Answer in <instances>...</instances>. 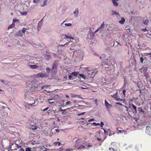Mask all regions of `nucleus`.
I'll return each mask as SVG.
<instances>
[{"instance_id":"nucleus-1","label":"nucleus","mask_w":151,"mask_h":151,"mask_svg":"<svg viewBox=\"0 0 151 151\" xmlns=\"http://www.w3.org/2000/svg\"><path fill=\"white\" fill-rule=\"evenodd\" d=\"M72 142L75 143L73 147L75 148L76 150H78L81 151L87 148H89L93 146V144L92 143H90L89 142H86L82 139H80L77 137L73 138Z\"/></svg>"},{"instance_id":"nucleus-2","label":"nucleus","mask_w":151,"mask_h":151,"mask_svg":"<svg viewBox=\"0 0 151 151\" xmlns=\"http://www.w3.org/2000/svg\"><path fill=\"white\" fill-rule=\"evenodd\" d=\"M37 101V99L35 96V97H29V103L25 105L26 111H27L29 109V107H27V106H32V105L35 104V102H36Z\"/></svg>"},{"instance_id":"nucleus-3","label":"nucleus","mask_w":151,"mask_h":151,"mask_svg":"<svg viewBox=\"0 0 151 151\" xmlns=\"http://www.w3.org/2000/svg\"><path fill=\"white\" fill-rule=\"evenodd\" d=\"M27 91L29 92H32L35 91L36 89L37 88L35 86L32 85V84H29L27 85L26 87Z\"/></svg>"},{"instance_id":"nucleus-4","label":"nucleus","mask_w":151,"mask_h":151,"mask_svg":"<svg viewBox=\"0 0 151 151\" xmlns=\"http://www.w3.org/2000/svg\"><path fill=\"white\" fill-rule=\"evenodd\" d=\"M33 76L35 77H40L42 78L44 77H47V75L46 73L41 72L36 74H34Z\"/></svg>"},{"instance_id":"nucleus-5","label":"nucleus","mask_w":151,"mask_h":151,"mask_svg":"<svg viewBox=\"0 0 151 151\" xmlns=\"http://www.w3.org/2000/svg\"><path fill=\"white\" fill-rule=\"evenodd\" d=\"M105 106L107 111L109 112H110V108L112 107L111 104H109L106 99L105 100Z\"/></svg>"},{"instance_id":"nucleus-6","label":"nucleus","mask_w":151,"mask_h":151,"mask_svg":"<svg viewBox=\"0 0 151 151\" xmlns=\"http://www.w3.org/2000/svg\"><path fill=\"white\" fill-rule=\"evenodd\" d=\"M11 148L12 150H16L17 148H19V145L16 143L13 144L11 146Z\"/></svg>"},{"instance_id":"nucleus-7","label":"nucleus","mask_w":151,"mask_h":151,"mask_svg":"<svg viewBox=\"0 0 151 151\" xmlns=\"http://www.w3.org/2000/svg\"><path fill=\"white\" fill-rule=\"evenodd\" d=\"M27 29L26 28L24 27L22 30V32L24 34L25 37H27L28 36V32L26 31Z\"/></svg>"},{"instance_id":"nucleus-8","label":"nucleus","mask_w":151,"mask_h":151,"mask_svg":"<svg viewBox=\"0 0 151 151\" xmlns=\"http://www.w3.org/2000/svg\"><path fill=\"white\" fill-rule=\"evenodd\" d=\"M150 127L149 126H147L146 128V130L145 132L148 134L150 135L151 134L150 132Z\"/></svg>"},{"instance_id":"nucleus-9","label":"nucleus","mask_w":151,"mask_h":151,"mask_svg":"<svg viewBox=\"0 0 151 151\" xmlns=\"http://www.w3.org/2000/svg\"><path fill=\"white\" fill-rule=\"evenodd\" d=\"M27 65L30 68L32 69H35L38 67V66L35 65H30L28 63L27 64Z\"/></svg>"},{"instance_id":"nucleus-10","label":"nucleus","mask_w":151,"mask_h":151,"mask_svg":"<svg viewBox=\"0 0 151 151\" xmlns=\"http://www.w3.org/2000/svg\"><path fill=\"white\" fill-rule=\"evenodd\" d=\"M113 5L114 6H118V3L117 1H119V0H111Z\"/></svg>"},{"instance_id":"nucleus-11","label":"nucleus","mask_w":151,"mask_h":151,"mask_svg":"<svg viewBox=\"0 0 151 151\" xmlns=\"http://www.w3.org/2000/svg\"><path fill=\"white\" fill-rule=\"evenodd\" d=\"M116 105H119L122 107H124L126 109V111H128V107L127 106L122 104L120 102H116Z\"/></svg>"},{"instance_id":"nucleus-12","label":"nucleus","mask_w":151,"mask_h":151,"mask_svg":"<svg viewBox=\"0 0 151 151\" xmlns=\"http://www.w3.org/2000/svg\"><path fill=\"white\" fill-rule=\"evenodd\" d=\"M138 111L139 112V113L141 114H142V115L144 114V111H143L141 108H138Z\"/></svg>"},{"instance_id":"nucleus-13","label":"nucleus","mask_w":151,"mask_h":151,"mask_svg":"<svg viewBox=\"0 0 151 151\" xmlns=\"http://www.w3.org/2000/svg\"><path fill=\"white\" fill-rule=\"evenodd\" d=\"M54 99H48L47 101L49 104H51L55 102ZM47 102V101H46Z\"/></svg>"},{"instance_id":"nucleus-14","label":"nucleus","mask_w":151,"mask_h":151,"mask_svg":"<svg viewBox=\"0 0 151 151\" xmlns=\"http://www.w3.org/2000/svg\"><path fill=\"white\" fill-rule=\"evenodd\" d=\"M19 151H31V149L29 148H25V150L22 148H21Z\"/></svg>"},{"instance_id":"nucleus-15","label":"nucleus","mask_w":151,"mask_h":151,"mask_svg":"<svg viewBox=\"0 0 151 151\" xmlns=\"http://www.w3.org/2000/svg\"><path fill=\"white\" fill-rule=\"evenodd\" d=\"M44 56L46 58V59L47 60L51 58V56L48 55H44Z\"/></svg>"},{"instance_id":"nucleus-16","label":"nucleus","mask_w":151,"mask_h":151,"mask_svg":"<svg viewBox=\"0 0 151 151\" xmlns=\"http://www.w3.org/2000/svg\"><path fill=\"white\" fill-rule=\"evenodd\" d=\"M125 21V20L124 18L122 17L121 18V20L119 21V22L120 24H123L124 23Z\"/></svg>"},{"instance_id":"nucleus-17","label":"nucleus","mask_w":151,"mask_h":151,"mask_svg":"<svg viewBox=\"0 0 151 151\" xmlns=\"http://www.w3.org/2000/svg\"><path fill=\"white\" fill-rule=\"evenodd\" d=\"M132 105L133 109L134 110V112L137 113V107L133 104H132Z\"/></svg>"},{"instance_id":"nucleus-18","label":"nucleus","mask_w":151,"mask_h":151,"mask_svg":"<svg viewBox=\"0 0 151 151\" xmlns=\"http://www.w3.org/2000/svg\"><path fill=\"white\" fill-rule=\"evenodd\" d=\"M65 36L66 38H68L72 40L73 39V38L70 35H69L68 34L67 35H65Z\"/></svg>"},{"instance_id":"nucleus-19","label":"nucleus","mask_w":151,"mask_h":151,"mask_svg":"<svg viewBox=\"0 0 151 151\" xmlns=\"http://www.w3.org/2000/svg\"><path fill=\"white\" fill-rule=\"evenodd\" d=\"M58 65V63H56L55 62L54 63L53 65L52 66V69H56L57 67V65Z\"/></svg>"},{"instance_id":"nucleus-20","label":"nucleus","mask_w":151,"mask_h":151,"mask_svg":"<svg viewBox=\"0 0 151 151\" xmlns=\"http://www.w3.org/2000/svg\"><path fill=\"white\" fill-rule=\"evenodd\" d=\"M79 74V72H73L71 73V74L72 75L74 76H77Z\"/></svg>"},{"instance_id":"nucleus-21","label":"nucleus","mask_w":151,"mask_h":151,"mask_svg":"<svg viewBox=\"0 0 151 151\" xmlns=\"http://www.w3.org/2000/svg\"><path fill=\"white\" fill-rule=\"evenodd\" d=\"M111 96L112 97L115 98L116 100H118V97H117V93L114 94L113 95H112Z\"/></svg>"},{"instance_id":"nucleus-22","label":"nucleus","mask_w":151,"mask_h":151,"mask_svg":"<svg viewBox=\"0 0 151 151\" xmlns=\"http://www.w3.org/2000/svg\"><path fill=\"white\" fill-rule=\"evenodd\" d=\"M71 104V102L70 101H68L66 102L65 103V105H62V106L63 107L66 106L68 105H70Z\"/></svg>"},{"instance_id":"nucleus-23","label":"nucleus","mask_w":151,"mask_h":151,"mask_svg":"<svg viewBox=\"0 0 151 151\" xmlns=\"http://www.w3.org/2000/svg\"><path fill=\"white\" fill-rule=\"evenodd\" d=\"M149 22V20L147 19L144 20L143 21V23L145 25H147Z\"/></svg>"},{"instance_id":"nucleus-24","label":"nucleus","mask_w":151,"mask_h":151,"mask_svg":"<svg viewBox=\"0 0 151 151\" xmlns=\"http://www.w3.org/2000/svg\"><path fill=\"white\" fill-rule=\"evenodd\" d=\"M112 15H119V13L118 12H117L116 11H112Z\"/></svg>"},{"instance_id":"nucleus-25","label":"nucleus","mask_w":151,"mask_h":151,"mask_svg":"<svg viewBox=\"0 0 151 151\" xmlns=\"http://www.w3.org/2000/svg\"><path fill=\"white\" fill-rule=\"evenodd\" d=\"M79 76L83 79H85L86 78V76L83 74H79Z\"/></svg>"},{"instance_id":"nucleus-26","label":"nucleus","mask_w":151,"mask_h":151,"mask_svg":"<svg viewBox=\"0 0 151 151\" xmlns=\"http://www.w3.org/2000/svg\"><path fill=\"white\" fill-rule=\"evenodd\" d=\"M74 150H75V148H69L66 149V151H73Z\"/></svg>"},{"instance_id":"nucleus-27","label":"nucleus","mask_w":151,"mask_h":151,"mask_svg":"<svg viewBox=\"0 0 151 151\" xmlns=\"http://www.w3.org/2000/svg\"><path fill=\"white\" fill-rule=\"evenodd\" d=\"M15 24L12 23L11 24L9 25L8 27V29H11L14 27Z\"/></svg>"},{"instance_id":"nucleus-28","label":"nucleus","mask_w":151,"mask_h":151,"mask_svg":"<svg viewBox=\"0 0 151 151\" xmlns=\"http://www.w3.org/2000/svg\"><path fill=\"white\" fill-rule=\"evenodd\" d=\"M144 76L146 78H147L149 76V73L145 71L144 73Z\"/></svg>"},{"instance_id":"nucleus-29","label":"nucleus","mask_w":151,"mask_h":151,"mask_svg":"<svg viewBox=\"0 0 151 151\" xmlns=\"http://www.w3.org/2000/svg\"><path fill=\"white\" fill-rule=\"evenodd\" d=\"M47 0H45V1H44V3H43V4L41 5V6H46L47 5Z\"/></svg>"},{"instance_id":"nucleus-30","label":"nucleus","mask_w":151,"mask_h":151,"mask_svg":"<svg viewBox=\"0 0 151 151\" xmlns=\"http://www.w3.org/2000/svg\"><path fill=\"white\" fill-rule=\"evenodd\" d=\"M68 78L70 80H73L75 79V77H73L71 75H69Z\"/></svg>"},{"instance_id":"nucleus-31","label":"nucleus","mask_w":151,"mask_h":151,"mask_svg":"<svg viewBox=\"0 0 151 151\" xmlns=\"http://www.w3.org/2000/svg\"><path fill=\"white\" fill-rule=\"evenodd\" d=\"M109 151H118L117 149H114L112 147H110L109 148Z\"/></svg>"},{"instance_id":"nucleus-32","label":"nucleus","mask_w":151,"mask_h":151,"mask_svg":"<svg viewBox=\"0 0 151 151\" xmlns=\"http://www.w3.org/2000/svg\"><path fill=\"white\" fill-rule=\"evenodd\" d=\"M117 100L118 101H120L122 102L123 103H124L125 102V101L123 99H121L120 98H118V100Z\"/></svg>"},{"instance_id":"nucleus-33","label":"nucleus","mask_w":151,"mask_h":151,"mask_svg":"<svg viewBox=\"0 0 151 151\" xmlns=\"http://www.w3.org/2000/svg\"><path fill=\"white\" fill-rule=\"evenodd\" d=\"M127 111V112L128 114L130 116H131V115H132V114L133 113V112H132V111H131L130 110H129L128 109V111Z\"/></svg>"},{"instance_id":"nucleus-34","label":"nucleus","mask_w":151,"mask_h":151,"mask_svg":"<svg viewBox=\"0 0 151 151\" xmlns=\"http://www.w3.org/2000/svg\"><path fill=\"white\" fill-rule=\"evenodd\" d=\"M22 15H26L27 14V12H23L20 13Z\"/></svg>"},{"instance_id":"nucleus-35","label":"nucleus","mask_w":151,"mask_h":151,"mask_svg":"<svg viewBox=\"0 0 151 151\" xmlns=\"http://www.w3.org/2000/svg\"><path fill=\"white\" fill-rule=\"evenodd\" d=\"M18 21H19V20L18 19H13V22H12V23H13V24H15V23L16 22Z\"/></svg>"},{"instance_id":"nucleus-36","label":"nucleus","mask_w":151,"mask_h":151,"mask_svg":"<svg viewBox=\"0 0 151 151\" xmlns=\"http://www.w3.org/2000/svg\"><path fill=\"white\" fill-rule=\"evenodd\" d=\"M74 14H76L77 15L78 14V9H76L75 10L74 12Z\"/></svg>"},{"instance_id":"nucleus-37","label":"nucleus","mask_w":151,"mask_h":151,"mask_svg":"<svg viewBox=\"0 0 151 151\" xmlns=\"http://www.w3.org/2000/svg\"><path fill=\"white\" fill-rule=\"evenodd\" d=\"M92 124H93L95 126H96L97 125H100V124L99 123H96L95 122H94L92 123Z\"/></svg>"},{"instance_id":"nucleus-38","label":"nucleus","mask_w":151,"mask_h":151,"mask_svg":"<svg viewBox=\"0 0 151 151\" xmlns=\"http://www.w3.org/2000/svg\"><path fill=\"white\" fill-rule=\"evenodd\" d=\"M65 25L66 27H69L71 26L72 25V24L71 23H68V24H65Z\"/></svg>"},{"instance_id":"nucleus-39","label":"nucleus","mask_w":151,"mask_h":151,"mask_svg":"<svg viewBox=\"0 0 151 151\" xmlns=\"http://www.w3.org/2000/svg\"><path fill=\"white\" fill-rule=\"evenodd\" d=\"M49 86L48 85L44 86L41 87L42 89H44V88H47Z\"/></svg>"},{"instance_id":"nucleus-40","label":"nucleus","mask_w":151,"mask_h":151,"mask_svg":"<svg viewBox=\"0 0 151 151\" xmlns=\"http://www.w3.org/2000/svg\"><path fill=\"white\" fill-rule=\"evenodd\" d=\"M126 92V90L124 89L122 91V93L124 96H125V93Z\"/></svg>"},{"instance_id":"nucleus-41","label":"nucleus","mask_w":151,"mask_h":151,"mask_svg":"<svg viewBox=\"0 0 151 151\" xmlns=\"http://www.w3.org/2000/svg\"><path fill=\"white\" fill-rule=\"evenodd\" d=\"M46 70L48 72V73H49L51 69L49 68H46Z\"/></svg>"},{"instance_id":"nucleus-42","label":"nucleus","mask_w":151,"mask_h":151,"mask_svg":"<svg viewBox=\"0 0 151 151\" xmlns=\"http://www.w3.org/2000/svg\"><path fill=\"white\" fill-rule=\"evenodd\" d=\"M37 129V127L36 126L32 127V129L33 130H36Z\"/></svg>"},{"instance_id":"nucleus-43","label":"nucleus","mask_w":151,"mask_h":151,"mask_svg":"<svg viewBox=\"0 0 151 151\" xmlns=\"http://www.w3.org/2000/svg\"><path fill=\"white\" fill-rule=\"evenodd\" d=\"M94 121V119L93 118H92V119H89L88 120V122H91Z\"/></svg>"},{"instance_id":"nucleus-44","label":"nucleus","mask_w":151,"mask_h":151,"mask_svg":"<svg viewBox=\"0 0 151 151\" xmlns=\"http://www.w3.org/2000/svg\"><path fill=\"white\" fill-rule=\"evenodd\" d=\"M117 130L119 131V133H122L123 132H124V130H120L118 129V128H117Z\"/></svg>"},{"instance_id":"nucleus-45","label":"nucleus","mask_w":151,"mask_h":151,"mask_svg":"<svg viewBox=\"0 0 151 151\" xmlns=\"http://www.w3.org/2000/svg\"><path fill=\"white\" fill-rule=\"evenodd\" d=\"M104 26V22L101 25V28H103Z\"/></svg>"},{"instance_id":"nucleus-46","label":"nucleus","mask_w":151,"mask_h":151,"mask_svg":"<svg viewBox=\"0 0 151 151\" xmlns=\"http://www.w3.org/2000/svg\"><path fill=\"white\" fill-rule=\"evenodd\" d=\"M142 30L143 32H146L147 31V30L146 28H143L142 29Z\"/></svg>"},{"instance_id":"nucleus-47","label":"nucleus","mask_w":151,"mask_h":151,"mask_svg":"<svg viewBox=\"0 0 151 151\" xmlns=\"http://www.w3.org/2000/svg\"><path fill=\"white\" fill-rule=\"evenodd\" d=\"M104 123L103 122H101V123L100 124V126L101 127H103V126L104 125Z\"/></svg>"},{"instance_id":"nucleus-48","label":"nucleus","mask_w":151,"mask_h":151,"mask_svg":"<svg viewBox=\"0 0 151 151\" xmlns=\"http://www.w3.org/2000/svg\"><path fill=\"white\" fill-rule=\"evenodd\" d=\"M66 110V109L63 110V109H62L61 108H60L59 109V111H63V112H64Z\"/></svg>"},{"instance_id":"nucleus-49","label":"nucleus","mask_w":151,"mask_h":151,"mask_svg":"<svg viewBox=\"0 0 151 151\" xmlns=\"http://www.w3.org/2000/svg\"><path fill=\"white\" fill-rule=\"evenodd\" d=\"M85 113V112H83L82 113H81L78 114V115H79V116H80V115H82L84 114Z\"/></svg>"},{"instance_id":"nucleus-50","label":"nucleus","mask_w":151,"mask_h":151,"mask_svg":"<svg viewBox=\"0 0 151 151\" xmlns=\"http://www.w3.org/2000/svg\"><path fill=\"white\" fill-rule=\"evenodd\" d=\"M101 65L102 67L104 66V65H105L104 62H101Z\"/></svg>"},{"instance_id":"nucleus-51","label":"nucleus","mask_w":151,"mask_h":151,"mask_svg":"<svg viewBox=\"0 0 151 151\" xmlns=\"http://www.w3.org/2000/svg\"><path fill=\"white\" fill-rule=\"evenodd\" d=\"M140 60L141 62L142 63H143V61L144 60V59H143V58L142 57H141L140 58Z\"/></svg>"},{"instance_id":"nucleus-52","label":"nucleus","mask_w":151,"mask_h":151,"mask_svg":"<svg viewBox=\"0 0 151 151\" xmlns=\"http://www.w3.org/2000/svg\"><path fill=\"white\" fill-rule=\"evenodd\" d=\"M146 56H148V55H150V56L151 55V52H150V53H146Z\"/></svg>"},{"instance_id":"nucleus-53","label":"nucleus","mask_w":151,"mask_h":151,"mask_svg":"<svg viewBox=\"0 0 151 151\" xmlns=\"http://www.w3.org/2000/svg\"><path fill=\"white\" fill-rule=\"evenodd\" d=\"M39 1V0H33L34 2L35 3H37Z\"/></svg>"},{"instance_id":"nucleus-54","label":"nucleus","mask_w":151,"mask_h":151,"mask_svg":"<svg viewBox=\"0 0 151 151\" xmlns=\"http://www.w3.org/2000/svg\"><path fill=\"white\" fill-rule=\"evenodd\" d=\"M96 140L99 141H102L101 139L99 138H97Z\"/></svg>"},{"instance_id":"nucleus-55","label":"nucleus","mask_w":151,"mask_h":151,"mask_svg":"<svg viewBox=\"0 0 151 151\" xmlns=\"http://www.w3.org/2000/svg\"><path fill=\"white\" fill-rule=\"evenodd\" d=\"M95 102L96 104V105L97 106L98 105V104L97 103V99H96L95 101Z\"/></svg>"},{"instance_id":"nucleus-56","label":"nucleus","mask_w":151,"mask_h":151,"mask_svg":"<svg viewBox=\"0 0 151 151\" xmlns=\"http://www.w3.org/2000/svg\"><path fill=\"white\" fill-rule=\"evenodd\" d=\"M49 107H47L46 108H45V109H43V111H45L49 109Z\"/></svg>"},{"instance_id":"nucleus-57","label":"nucleus","mask_w":151,"mask_h":151,"mask_svg":"<svg viewBox=\"0 0 151 151\" xmlns=\"http://www.w3.org/2000/svg\"><path fill=\"white\" fill-rule=\"evenodd\" d=\"M57 143H58V145L59 146H60V145H61V144L59 142H57Z\"/></svg>"},{"instance_id":"nucleus-58","label":"nucleus","mask_w":151,"mask_h":151,"mask_svg":"<svg viewBox=\"0 0 151 151\" xmlns=\"http://www.w3.org/2000/svg\"><path fill=\"white\" fill-rule=\"evenodd\" d=\"M70 43L69 42H67L64 45H63V46H65L66 45H67L68 44Z\"/></svg>"},{"instance_id":"nucleus-59","label":"nucleus","mask_w":151,"mask_h":151,"mask_svg":"<svg viewBox=\"0 0 151 151\" xmlns=\"http://www.w3.org/2000/svg\"><path fill=\"white\" fill-rule=\"evenodd\" d=\"M55 130L57 132H59V130L58 129H55Z\"/></svg>"},{"instance_id":"nucleus-60","label":"nucleus","mask_w":151,"mask_h":151,"mask_svg":"<svg viewBox=\"0 0 151 151\" xmlns=\"http://www.w3.org/2000/svg\"><path fill=\"white\" fill-rule=\"evenodd\" d=\"M99 30V29H97L95 31H94V33H96L97 32H98Z\"/></svg>"},{"instance_id":"nucleus-61","label":"nucleus","mask_w":151,"mask_h":151,"mask_svg":"<svg viewBox=\"0 0 151 151\" xmlns=\"http://www.w3.org/2000/svg\"><path fill=\"white\" fill-rule=\"evenodd\" d=\"M58 144V143H57V142H54V144L55 145H57V144Z\"/></svg>"},{"instance_id":"nucleus-62","label":"nucleus","mask_w":151,"mask_h":151,"mask_svg":"<svg viewBox=\"0 0 151 151\" xmlns=\"http://www.w3.org/2000/svg\"><path fill=\"white\" fill-rule=\"evenodd\" d=\"M103 28H101V27L100 26L98 28V29H99V30H101Z\"/></svg>"},{"instance_id":"nucleus-63","label":"nucleus","mask_w":151,"mask_h":151,"mask_svg":"<svg viewBox=\"0 0 151 151\" xmlns=\"http://www.w3.org/2000/svg\"><path fill=\"white\" fill-rule=\"evenodd\" d=\"M53 57H55V58H56V54H53Z\"/></svg>"},{"instance_id":"nucleus-64","label":"nucleus","mask_w":151,"mask_h":151,"mask_svg":"<svg viewBox=\"0 0 151 151\" xmlns=\"http://www.w3.org/2000/svg\"><path fill=\"white\" fill-rule=\"evenodd\" d=\"M65 97H66V98H69V96L68 95H65Z\"/></svg>"}]
</instances>
